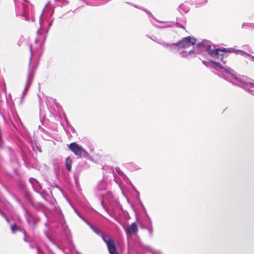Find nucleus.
<instances>
[{
    "instance_id": "obj_5",
    "label": "nucleus",
    "mask_w": 254,
    "mask_h": 254,
    "mask_svg": "<svg viewBox=\"0 0 254 254\" xmlns=\"http://www.w3.org/2000/svg\"><path fill=\"white\" fill-rule=\"evenodd\" d=\"M125 231L127 238L132 235H136L138 232L137 224L135 222H133L131 225H127Z\"/></svg>"
},
{
    "instance_id": "obj_4",
    "label": "nucleus",
    "mask_w": 254,
    "mask_h": 254,
    "mask_svg": "<svg viewBox=\"0 0 254 254\" xmlns=\"http://www.w3.org/2000/svg\"><path fill=\"white\" fill-rule=\"evenodd\" d=\"M223 52L232 53L231 49L223 48L222 49H215L208 51V54L212 57H216L218 59H223L224 54Z\"/></svg>"
},
{
    "instance_id": "obj_6",
    "label": "nucleus",
    "mask_w": 254,
    "mask_h": 254,
    "mask_svg": "<svg viewBox=\"0 0 254 254\" xmlns=\"http://www.w3.org/2000/svg\"><path fill=\"white\" fill-rule=\"evenodd\" d=\"M10 229H11L12 233H15V232L17 231H19L23 232L25 235L24 240L25 241L27 242V240L26 239V233L23 229L20 228V227H18L16 223H14V224H13L11 226Z\"/></svg>"
},
{
    "instance_id": "obj_16",
    "label": "nucleus",
    "mask_w": 254,
    "mask_h": 254,
    "mask_svg": "<svg viewBox=\"0 0 254 254\" xmlns=\"http://www.w3.org/2000/svg\"><path fill=\"white\" fill-rule=\"evenodd\" d=\"M30 48L31 52L32 53V46H30Z\"/></svg>"
},
{
    "instance_id": "obj_13",
    "label": "nucleus",
    "mask_w": 254,
    "mask_h": 254,
    "mask_svg": "<svg viewBox=\"0 0 254 254\" xmlns=\"http://www.w3.org/2000/svg\"><path fill=\"white\" fill-rule=\"evenodd\" d=\"M204 46V42H201V43H200L198 44V47H201V46Z\"/></svg>"
},
{
    "instance_id": "obj_17",
    "label": "nucleus",
    "mask_w": 254,
    "mask_h": 254,
    "mask_svg": "<svg viewBox=\"0 0 254 254\" xmlns=\"http://www.w3.org/2000/svg\"><path fill=\"white\" fill-rule=\"evenodd\" d=\"M101 203H102V205H103V202L102 201Z\"/></svg>"
},
{
    "instance_id": "obj_1",
    "label": "nucleus",
    "mask_w": 254,
    "mask_h": 254,
    "mask_svg": "<svg viewBox=\"0 0 254 254\" xmlns=\"http://www.w3.org/2000/svg\"><path fill=\"white\" fill-rule=\"evenodd\" d=\"M92 229L95 233L101 237L104 242L106 244L110 254H119L113 239L109 235L104 234L94 226L92 227Z\"/></svg>"
},
{
    "instance_id": "obj_3",
    "label": "nucleus",
    "mask_w": 254,
    "mask_h": 254,
    "mask_svg": "<svg viewBox=\"0 0 254 254\" xmlns=\"http://www.w3.org/2000/svg\"><path fill=\"white\" fill-rule=\"evenodd\" d=\"M68 148L78 158L82 157V155H87V151L76 142H72L68 145Z\"/></svg>"
},
{
    "instance_id": "obj_11",
    "label": "nucleus",
    "mask_w": 254,
    "mask_h": 254,
    "mask_svg": "<svg viewBox=\"0 0 254 254\" xmlns=\"http://www.w3.org/2000/svg\"><path fill=\"white\" fill-rule=\"evenodd\" d=\"M1 215H2V216L5 219V220L7 221V222H9V219H8V218L6 216L5 214H3L1 212Z\"/></svg>"
},
{
    "instance_id": "obj_10",
    "label": "nucleus",
    "mask_w": 254,
    "mask_h": 254,
    "mask_svg": "<svg viewBox=\"0 0 254 254\" xmlns=\"http://www.w3.org/2000/svg\"><path fill=\"white\" fill-rule=\"evenodd\" d=\"M163 45L165 47H171L174 45H175V43H171V44L163 43Z\"/></svg>"
},
{
    "instance_id": "obj_14",
    "label": "nucleus",
    "mask_w": 254,
    "mask_h": 254,
    "mask_svg": "<svg viewBox=\"0 0 254 254\" xmlns=\"http://www.w3.org/2000/svg\"><path fill=\"white\" fill-rule=\"evenodd\" d=\"M207 2V0H200V4H204Z\"/></svg>"
},
{
    "instance_id": "obj_2",
    "label": "nucleus",
    "mask_w": 254,
    "mask_h": 254,
    "mask_svg": "<svg viewBox=\"0 0 254 254\" xmlns=\"http://www.w3.org/2000/svg\"><path fill=\"white\" fill-rule=\"evenodd\" d=\"M197 40L194 37L191 36H187L183 38L182 40L178 41L175 43V46L180 48L189 47L190 46L194 45L196 44Z\"/></svg>"
},
{
    "instance_id": "obj_18",
    "label": "nucleus",
    "mask_w": 254,
    "mask_h": 254,
    "mask_svg": "<svg viewBox=\"0 0 254 254\" xmlns=\"http://www.w3.org/2000/svg\"><path fill=\"white\" fill-rule=\"evenodd\" d=\"M252 58L254 60V56H252Z\"/></svg>"
},
{
    "instance_id": "obj_8",
    "label": "nucleus",
    "mask_w": 254,
    "mask_h": 254,
    "mask_svg": "<svg viewBox=\"0 0 254 254\" xmlns=\"http://www.w3.org/2000/svg\"><path fill=\"white\" fill-rule=\"evenodd\" d=\"M106 187V183L104 181H101L100 184L98 186V189L99 190L105 189Z\"/></svg>"
},
{
    "instance_id": "obj_15",
    "label": "nucleus",
    "mask_w": 254,
    "mask_h": 254,
    "mask_svg": "<svg viewBox=\"0 0 254 254\" xmlns=\"http://www.w3.org/2000/svg\"><path fill=\"white\" fill-rule=\"evenodd\" d=\"M28 87H26L25 89H24V93H23V95H24L25 94V93L26 92V91L28 90Z\"/></svg>"
},
{
    "instance_id": "obj_7",
    "label": "nucleus",
    "mask_w": 254,
    "mask_h": 254,
    "mask_svg": "<svg viewBox=\"0 0 254 254\" xmlns=\"http://www.w3.org/2000/svg\"><path fill=\"white\" fill-rule=\"evenodd\" d=\"M72 160L70 157H68L66 159L65 164L66 169L68 171H70L71 169Z\"/></svg>"
},
{
    "instance_id": "obj_9",
    "label": "nucleus",
    "mask_w": 254,
    "mask_h": 254,
    "mask_svg": "<svg viewBox=\"0 0 254 254\" xmlns=\"http://www.w3.org/2000/svg\"><path fill=\"white\" fill-rule=\"evenodd\" d=\"M210 62H211L213 64H214L215 65V66H216V67H218V68H219L220 69H222L223 68V67L221 66V65L219 63L215 62V61H214L213 60H210Z\"/></svg>"
},
{
    "instance_id": "obj_12",
    "label": "nucleus",
    "mask_w": 254,
    "mask_h": 254,
    "mask_svg": "<svg viewBox=\"0 0 254 254\" xmlns=\"http://www.w3.org/2000/svg\"><path fill=\"white\" fill-rule=\"evenodd\" d=\"M195 53V51L194 50H191L190 51H189L188 54H194Z\"/></svg>"
}]
</instances>
